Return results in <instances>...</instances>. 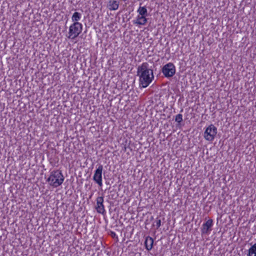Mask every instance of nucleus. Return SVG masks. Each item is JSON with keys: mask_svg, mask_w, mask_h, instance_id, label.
<instances>
[{"mask_svg": "<svg viewBox=\"0 0 256 256\" xmlns=\"http://www.w3.org/2000/svg\"><path fill=\"white\" fill-rule=\"evenodd\" d=\"M137 76L139 77L140 86L146 88L154 78L153 70L148 62H143L137 69Z\"/></svg>", "mask_w": 256, "mask_h": 256, "instance_id": "1", "label": "nucleus"}, {"mask_svg": "<svg viewBox=\"0 0 256 256\" xmlns=\"http://www.w3.org/2000/svg\"><path fill=\"white\" fill-rule=\"evenodd\" d=\"M64 176L60 170H53L47 180L49 184L54 188H57L60 186L64 181Z\"/></svg>", "mask_w": 256, "mask_h": 256, "instance_id": "2", "label": "nucleus"}, {"mask_svg": "<svg viewBox=\"0 0 256 256\" xmlns=\"http://www.w3.org/2000/svg\"><path fill=\"white\" fill-rule=\"evenodd\" d=\"M82 30V25L80 22H75L71 24L68 32V38L74 39L78 36Z\"/></svg>", "mask_w": 256, "mask_h": 256, "instance_id": "3", "label": "nucleus"}, {"mask_svg": "<svg viewBox=\"0 0 256 256\" xmlns=\"http://www.w3.org/2000/svg\"><path fill=\"white\" fill-rule=\"evenodd\" d=\"M217 133V128L213 124L209 126L205 130L204 138L208 141H212L214 140Z\"/></svg>", "mask_w": 256, "mask_h": 256, "instance_id": "4", "label": "nucleus"}, {"mask_svg": "<svg viewBox=\"0 0 256 256\" xmlns=\"http://www.w3.org/2000/svg\"><path fill=\"white\" fill-rule=\"evenodd\" d=\"M162 72L166 77H172L176 73L175 66L172 63L169 62L163 66Z\"/></svg>", "mask_w": 256, "mask_h": 256, "instance_id": "5", "label": "nucleus"}, {"mask_svg": "<svg viewBox=\"0 0 256 256\" xmlns=\"http://www.w3.org/2000/svg\"><path fill=\"white\" fill-rule=\"evenodd\" d=\"M103 170V166L100 165L98 168L95 170L93 176L94 180L100 186H102V172Z\"/></svg>", "mask_w": 256, "mask_h": 256, "instance_id": "6", "label": "nucleus"}, {"mask_svg": "<svg viewBox=\"0 0 256 256\" xmlns=\"http://www.w3.org/2000/svg\"><path fill=\"white\" fill-rule=\"evenodd\" d=\"M96 207L98 212L103 214L105 212L104 205V197L98 196L96 198Z\"/></svg>", "mask_w": 256, "mask_h": 256, "instance_id": "7", "label": "nucleus"}, {"mask_svg": "<svg viewBox=\"0 0 256 256\" xmlns=\"http://www.w3.org/2000/svg\"><path fill=\"white\" fill-rule=\"evenodd\" d=\"M212 220L210 219L205 223L203 224L201 228V232L202 234H207L211 230V227L212 226Z\"/></svg>", "mask_w": 256, "mask_h": 256, "instance_id": "8", "label": "nucleus"}, {"mask_svg": "<svg viewBox=\"0 0 256 256\" xmlns=\"http://www.w3.org/2000/svg\"><path fill=\"white\" fill-rule=\"evenodd\" d=\"M119 2L115 0H110L108 5V8L110 10H115L118 9Z\"/></svg>", "mask_w": 256, "mask_h": 256, "instance_id": "9", "label": "nucleus"}, {"mask_svg": "<svg viewBox=\"0 0 256 256\" xmlns=\"http://www.w3.org/2000/svg\"><path fill=\"white\" fill-rule=\"evenodd\" d=\"M154 240L150 236H148L144 242L146 248L147 250H150L152 248Z\"/></svg>", "mask_w": 256, "mask_h": 256, "instance_id": "10", "label": "nucleus"}, {"mask_svg": "<svg viewBox=\"0 0 256 256\" xmlns=\"http://www.w3.org/2000/svg\"><path fill=\"white\" fill-rule=\"evenodd\" d=\"M147 22V18L145 17V16H138L137 18V20L136 22H134V24H139V25H144Z\"/></svg>", "mask_w": 256, "mask_h": 256, "instance_id": "11", "label": "nucleus"}, {"mask_svg": "<svg viewBox=\"0 0 256 256\" xmlns=\"http://www.w3.org/2000/svg\"><path fill=\"white\" fill-rule=\"evenodd\" d=\"M246 256H256V242L248 250Z\"/></svg>", "mask_w": 256, "mask_h": 256, "instance_id": "12", "label": "nucleus"}, {"mask_svg": "<svg viewBox=\"0 0 256 256\" xmlns=\"http://www.w3.org/2000/svg\"><path fill=\"white\" fill-rule=\"evenodd\" d=\"M82 17V14L78 12H74L72 16V20L75 22H78V21L80 20Z\"/></svg>", "mask_w": 256, "mask_h": 256, "instance_id": "13", "label": "nucleus"}, {"mask_svg": "<svg viewBox=\"0 0 256 256\" xmlns=\"http://www.w3.org/2000/svg\"><path fill=\"white\" fill-rule=\"evenodd\" d=\"M138 12L141 16H146L148 13L147 10L144 6H140L138 10Z\"/></svg>", "mask_w": 256, "mask_h": 256, "instance_id": "14", "label": "nucleus"}, {"mask_svg": "<svg viewBox=\"0 0 256 256\" xmlns=\"http://www.w3.org/2000/svg\"><path fill=\"white\" fill-rule=\"evenodd\" d=\"M176 122L180 124L182 121V114H178L176 116Z\"/></svg>", "mask_w": 256, "mask_h": 256, "instance_id": "15", "label": "nucleus"}, {"mask_svg": "<svg viewBox=\"0 0 256 256\" xmlns=\"http://www.w3.org/2000/svg\"><path fill=\"white\" fill-rule=\"evenodd\" d=\"M156 228H158L160 227V225H161V220L160 219H158V218H156Z\"/></svg>", "mask_w": 256, "mask_h": 256, "instance_id": "16", "label": "nucleus"}, {"mask_svg": "<svg viewBox=\"0 0 256 256\" xmlns=\"http://www.w3.org/2000/svg\"><path fill=\"white\" fill-rule=\"evenodd\" d=\"M110 236H112V238H114V237H116V233H115L114 232H112H112H110Z\"/></svg>", "mask_w": 256, "mask_h": 256, "instance_id": "17", "label": "nucleus"}]
</instances>
